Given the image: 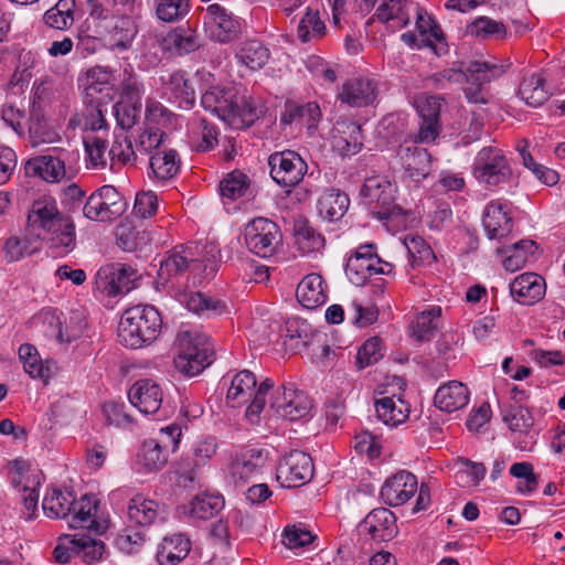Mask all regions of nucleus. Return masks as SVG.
I'll return each instance as SVG.
<instances>
[{
	"label": "nucleus",
	"mask_w": 565,
	"mask_h": 565,
	"mask_svg": "<svg viewBox=\"0 0 565 565\" xmlns=\"http://www.w3.org/2000/svg\"><path fill=\"white\" fill-rule=\"evenodd\" d=\"M28 228L45 243L54 257H63L76 246L75 225L58 210L56 200L51 195L33 201L28 214Z\"/></svg>",
	"instance_id": "1"
},
{
	"label": "nucleus",
	"mask_w": 565,
	"mask_h": 565,
	"mask_svg": "<svg viewBox=\"0 0 565 565\" xmlns=\"http://www.w3.org/2000/svg\"><path fill=\"white\" fill-rule=\"evenodd\" d=\"M201 104L235 129L248 128L258 118L254 99L235 87L212 86L202 94Z\"/></svg>",
	"instance_id": "2"
},
{
	"label": "nucleus",
	"mask_w": 565,
	"mask_h": 565,
	"mask_svg": "<svg viewBox=\"0 0 565 565\" xmlns=\"http://www.w3.org/2000/svg\"><path fill=\"white\" fill-rule=\"evenodd\" d=\"M162 328L160 312L150 305L125 310L118 327V338L127 348H141L156 340Z\"/></svg>",
	"instance_id": "3"
},
{
	"label": "nucleus",
	"mask_w": 565,
	"mask_h": 565,
	"mask_svg": "<svg viewBox=\"0 0 565 565\" xmlns=\"http://www.w3.org/2000/svg\"><path fill=\"white\" fill-rule=\"evenodd\" d=\"M274 387V381L266 379L257 387V380L253 372L243 370L235 374L227 390L226 402L231 407H239L247 403L246 418L252 424L259 422V415L266 405V394Z\"/></svg>",
	"instance_id": "4"
},
{
	"label": "nucleus",
	"mask_w": 565,
	"mask_h": 565,
	"mask_svg": "<svg viewBox=\"0 0 565 565\" xmlns=\"http://www.w3.org/2000/svg\"><path fill=\"white\" fill-rule=\"evenodd\" d=\"M175 344L178 354L174 358V365L184 375L194 376L211 364L213 350L207 337L181 331Z\"/></svg>",
	"instance_id": "5"
},
{
	"label": "nucleus",
	"mask_w": 565,
	"mask_h": 565,
	"mask_svg": "<svg viewBox=\"0 0 565 565\" xmlns=\"http://www.w3.org/2000/svg\"><path fill=\"white\" fill-rule=\"evenodd\" d=\"M29 327L38 337L60 344H68L82 337L86 321L78 317H72L64 326L61 315L56 310L42 309L30 319Z\"/></svg>",
	"instance_id": "6"
},
{
	"label": "nucleus",
	"mask_w": 565,
	"mask_h": 565,
	"mask_svg": "<svg viewBox=\"0 0 565 565\" xmlns=\"http://www.w3.org/2000/svg\"><path fill=\"white\" fill-rule=\"evenodd\" d=\"M373 243L361 244L349 256L345 265V274L349 280L362 286L373 275H388L393 271V265L380 258Z\"/></svg>",
	"instance_id": "7"
},
{
	"label": "nucleus",
	"mask_w": 565,
	"mask_h": 565,
	"mask_svg": "<svg viewBox=\"0 0 565 565\" xmlns=\"http://www.w3.org/2000/svg\"><path fill=\"white\" fill-rule=\"evenodd\" d=\"M396 185L390 180L374 175L366 178L360 195L369 210L380 220H386L401 213L395 203Z\"/></svg>",
	"instance_id": "8"
},
{
	"label": "nucleus",
	"mask_w": 565,
	"mask_h": 565,
	"mask_svg": "<svg viewBox=\"0 0 565 565\" xmlns=\"http://www.w3.org/2000/svg\"><path fill=\"white\" fill-rule=\"evenodd\" d=\"M472 172L475 178L490 186L507 182L512 170L504 152L497 147H484L476 156Z\"/></svg>",
	"instance_id": "9"
},
{
	"label": "nucleus",
	"mask_w": 565,
	"mask_h": 565,
	"mask_svg": "<svg viewBox=\"0 0 565 565\" xmlns=\"http://www.w3.org/2000/svg\"><path fill=\"white\" fill-rule=\"evenodd\" d=\"M394 160L403 172V178L413 182H420L431 171V154L411 139H402L395 150Z\"/></svg>",
	"instance_id": "10"
},
{
	"label": "nucleus",
	"mask_w": 565,
	"mask_h": 565,
	"mask_svg": "<svg viewBox=\"0 0 565 565\" xmlns=\"http://www.w3.org/2000/svg\"><path fill=\"white\" fill-rule=\"evenodd\" d=\"M281 238L279 226L267 217H255L244 228V241L247 248L259 257L274 255Z\"/></svg>",
	"instance_id": "11"
},
{
	"label": "nucleus",
	"mask_w": 565,
	"mask_h": 565,
	"mask_svg": "<svg viewBox=\"0 0 565 565\" xmlns=\"http://www.w3.org/2000/svg\"><path fill=\"white\" fill-rule=\"evenodd\" d=\"M505 72L503 65L489 61H475L469 64L466 71L461 68H446L433 74L428 82L437 89H445L451 84H461L468 76L475 79L492 81Z\"/></svg>",
	"instance_id": "12"
},
{
	"label": "nucleus",
	"mask_w": 565,
	"mask_h": 565,
	"mask_svg": "<svg viewBox=\"0 0 565 565\" xmlns=\"http://www.w3.org/2000/svg\"><path fill=\"white\" fill-rule=\"evenodd\" d=\"M416 13V33L408 31L402 34V41L409 47H429L435 54L447 52L445 36L436 22L418 4L414 8Z\"/></svg>",
	"instance_id": "13"
},
{
	"label": "nucleus",
	"mask_w": 565,
	"mask_h": 565,
	"mask_svg": "<svg viewBox=\"0 0 565 565\" xmlns=\"http://www.w3.org/2000/svg\"><path fill=\"white\" fill-rule=\"evenodd\" d=\"M9 479L19 492L26 520H31L38 509L40 478L38 473H29V465L23 459H14L9 462Z\"/></svg>",
	"instance_id": "14"
},
{
	"label": "nucleus",
	"mask_w": 565,
	"mask_h": 565,
	"mask_svg": "<svg viewBox=\"0 0 565 565\" xmlns=\"http://www.w3.org/2000/svg\"><path fill=\"white\" fill-rule=\"evenodd\" d=\"M312 458L300 450L287 454L278 463L276 479L282 488H300L313 478Z\"/></svg>",
	"instance_id": "15"
},
{
	"label": "nucleus",
	"mask_w": 565,
	"mask_h": 565,
	"mask_svg": "<svg viewBox=\"0 0 565 565\" xmlns=\"http://www.w3.org/2000/svg\"><path fill=\"white\" fill-rule=\"evenodd\" d=\"M126 202L113 185H104L89 195L84 207V215L93 221L106 222L121 215Z\"/></svg>",
	"instance_id": "16"
},
{
	"label": "nucleus",
	"mask_w": 565,
	"mask_h": 565,
	"mask_svg": "<svg viewBox=\"0 0 565 565\" xmlns=\"http://www.w3.org/2000/svg\"><path fill=\"white\" fill-rule=\"evenodd\" d=\"M270 177L281 185L292 188L299 184L307 173L308 166L294 150L277 151L269 156Z\"/></svg>",
	"instance_id": "17"
},
{
	"label": "nucleus",
	"mask_w": 565,
	"mask_h": 565,
	"mask_svg": "<svg viewBox=\"0 0 565 565\" xmlns=\"http://www.w3.org/2000/svg\"><path fill=\"white\" fill-rule=\"evenodd\" d=\"M269 409L292 422L309 414L311 402L307 394L296 390L294 384H282L275 390L269 402Z\"/></svg>",
	"instance_id": "18"
},
{
	"label": "nucleus",
	"mask_w": 565,
	"mask_h": 565,
	"mask_svg": "<svg viewBox=\"0 0 565 565\" xmlns=\"http://www.w3.org/2000/svg\"><path fill=\"white\" fill-rule=\"evenodd\" d=\"M443 98L440 96L425 95L417 100V110L419 114V127L417 134H411L404 139H411L419 143L434 142L441 132L440 110Z\"/></svg>",
	"instance_id": "19"
},
{
	"label": "nucleus",
	"mask_w": 565,
	"mask_h": 565,
	"mask_svg": "<svg viewBox=\"0 0 565 565\" xmlns=\"http://www.w3.org/2000/svg\"><path fill=\"white\" fill-rule=\"evenodd\" d=\"M203 21L206 32L220 43L233 41L241 31L238 20L220 3H212L205 8Z\"/></svg>",
	"instance_id": "20"
},
{
	"label": "nucleus",
	"mask_w": 565,
	"mask_h": 565,
	"mask_svg": "<svg viewBox=\"0 0 565 565\" xmlns=\"http://www.w3.org/2000/svg\"><path fill=\"white\" fill-rule=\"evenodd\" d=\"M379 96V83L369 76H359L343 83L338 98L351 107L373 105Z\"/></svg>",
	"instance_id": "21"
},
{
	"label": "nucleus",
	"mask_w": 565,
	"mask_h": 565,
	"mask_svg": "<svg viewBox=\"0 0 565 565\" xmlns=\"http://www.w3.org/2000/svg\"><path fill=\"white\" fill-rule=\"evenodd\" d=\"M417 490L416 476L401 470L384 482L381 488V498L391 507H399L413 498Z\"/></svg>",
	"instance_id": "22"
},
{
	"label": "nucleus",
	"mask_w": 565,
	"mask_h": 565,
	"mask_svg": "<svg viewBox=\"0 0 565 565\" xmlns=\"http://www.w3.org/2000/svg\"><path fill=\"white\" fill-rule=\"evenodd\" d=\"M128 398L140 413L157 414L161 407L163 393L160 385L151 379L138 380L128 392Z\"/></svg>",
	"instance_id": "23"
},
{
	"label": "nucleus",
	"mask_w": 565,
	"mask_h": 565,
	"mask_svg": "<svg viewBox=\"0 0 565 565\" xmlns=\"http://www.w3.org/2000/svg\"><path fill=\"white\" fill-rule=\"evenodd\" d=\"M360 531L374 542L391 541L397 533L396 518L386 508L374 509L360 524Z\"/></svg>",
	"instance_id": "24"
},
{
	"label": "nucleus",
	"mask_w": 565,
	"mask_h": 565,
	"mask_svg": "<svg viewBox=\"0 0 565 565\" xmlns=\"http://www.w3.org/2000/svg\"><path fill=\"white\" fill-rule=\"evenodd\" d=\"M545 280L535 273L521 274L510 284L511 296L523 306H532L539 302L545 296Z\"/></svg>",
	"instance_id": "25"
},
{
	"label": "nucleus",
	"mask_w": 565,
	"mask_h": 565,
	"mask_svg": "<svg viewBox=\"0 0 565 565\" xmlns=\"http://www.w3.org/2000/svg\"><path fill=\"white\" fill-rule=\"evenodd\" d=\"M482 224L490 239L507 237L513 228L508 204L500 201L489 202L483 213Z\"/></svg>",
	"instance_id": "26"
},
{
	"label": "nucleus",
	"mask_w": 565,
	"mask_h": 565,
	"mask_svg": "<svg viewBox=\"0 0 565 565\" xmlns=\"http://www.w3.org/2000/svg\"><path fill=\"white\" fill-rule=\"evenodd\" d=\"M162 94L180 108L190 109L195 103V90L183 71L162 76Z\"/></svg>",
	"instance_id": "27"
},
{
	"label": "nucleus",
	"mask_w": 565,
	"mask_h": 565,
	"mask_svg": "<svg viewBox=\"0 0 565 565\" xmlns=\"http://www.w3.org/2000/svg\"><path fill=\"white\" fill-rule=\"evenodd\" d=\"M111 74L108 70L96 66L87 71L81 79V86L90 103L103 104L113 98L114 88L110 83Z\"/></svg>",
	"instance_id": "28"
},
{
	"label": "nucleus",
	"mask_w": 565,
	"mask_h": 565,
	"mask_svg": "<svg viewBox=\"0 0 565 565\" xmlns=\"http://www.w3.org/2000/svg\"><path fill=\"white\" fill-rule=\"evenodd\" d=\"M321 109L316 102L299 104L295 100H286L284 111L280 116V122L291 125L294 122L305 125L312 134L321 120Z\"/></svg>",
	"instance_id": "29"
},
{
	"label": "nucleus",
	"mask_w": 565,
	"mask_h": 565,
	"mask_svg": "<svg viewBox=\"0 0 565 565\" xmlns=\"http://www.w3.org/2000/svg\"><path fill=\"white\" fill-rule=\"evenodd\" d=\"M415 7L412 0H380L374 17L388 28L399 30L408 25Z\"/></svg>",
	"instance_id": "30"
},
{
	"label": "nucleus",
	"mask_w": 565,
	"mask_h": 565,
	"mask_svg": "<svg viewBox=\"0 0 565 565\" xmlns=\"http://www.w3.org/2000/svg\"><path fill=\"white\" fill-rule=\"evenodd\" d=\"M332 146L341 156H353L363 146L361 126L350 120H338L333 127Z\"/></svg>",
	"instance_id": "31"
},
{
	"label": "nucleus",
	"mask_w": 565,
	"mask_h": 565,
	"mask_svg": "<svg viewBox=\"0 0 565 565\" xmlns=\"http://www.w3.org/2000/svg\"><path fill=\"white\" fill-rule=\"evenodd\" d=\"M168 514L167 507L154 500L137 494L128 504V516L135 523L147 526L157 521H164Z\"/></svg>",
	"instance_id": "32"
},
{
	"label": "nucleus",
	"mask_w": 565,
	"mask_h": 565,
	"mask_svg": "<svg viewBox=\"0 0 565 565\" xmlns=\"http://www.w3.org/2000/svg\"><path fill=\"white\" fill-rule=\"evenodd\" d=\"M264 463L265 456L262 449H246L232 460L230 473L236 483H245L262 470Z\"/></svg>",
	"instance_id": "33"
},
{
	"label": "nucleus",
	"mask_w": 565,
	"mask_h": 565,
	"mask_svg": "<svg viewBox=\"0 0 565 565\" xmlns=\"http://www.w3.org/2000/svg\"><path fill=\"white\" fill-rule=\"evenodd\" d=\"M374 407L379 420L390 427L405 423L411 413L409 404L396 395L375 399Z\"/></svg>",
	"instance_id": "34"
},
{
	"label": "nucleus",
	"mask_w": 565,
	"mask_h": 565,
	"mask_svg": "<svg viewBox=\"0 0 565 565\" xmlns=\"http://www.w3.org/2000/svg\"><path fill=\"white\" fill-rule=\"evenodd\" d=\"M296 297L299 303L307 309L322 306L327 299L326 282L320 274H309L298 284Z\"/></svg>",
	"instance_id": "35"
},
{
	"label": "nucleus",
	"mask_w": 565,
	"mask_h": 565,
	"mask_svg": "<svg viewBox=\"0 0 565 565\" xmlns=\"http://www.w3.org/2000/svg\"><path fill=\"white\" fill-rule=\"evenodd\" d=\"M441 313L439 306H428L418 312L411 324V337L420 343L430 341L441 327Z\"/></svg>",
	"instance_id": "36"
},
{
	"label": "nucleus",
	"mask_w": 565,
	"mask_h": 565,
	"mask_svg": "<svg viewBox=\"0 0 565 565\" xmlns=\"http://www.w3.org/2000/svg\"><path fill=\"white\" fill-rule=\"evenodd\" d=\"M193 246L179 245L169 252L166 259L160 262L159 276L167 279L172 276L183 274L191 266H195L198 258H195Z\"/></svg>",
	"instance_id": "37"
},
{
	"label": "nucleus",
	"mask_w": 565,
	"mask_h": 565,
	"mask_svg": "<svg viewBox=\"0 0 565 565\" xmlns=\"http://www.w3.org/2000/svg\"><path fill=\"white\" fill-rule=\"evenodd\" d=\"M434 402L444 412H456L469 403V390L461 382L450 381L437 390Z\"/></svg>",
	"instance_id": "38"
},
{
	"label": "nucleus",
	"mask_w": 565,
	"mask_h": 565,
	"mask_svg": "<svg viewBox=\"0 0 565 565\" xmlns=\"http://www.w3.org/2000/svg\"><path fill=\"white\" fill-rule=\"evenodd\" d=\"M191 550V542L183 534L163 537L159 544L156 558L159 565H177L184 559Z\"/></svg>",
	"instance_id": "39"
},
{
	"label": "nucleus",
	"mask_w": 565,
	"mask_h": 565,
	"mask_svg": "<svg viewBox=\"0 0 565 565\" xmlns=\"http://www.w3.org/2000/svg\"><path fill=\"white\" fill-rule=\"evenodd\" d=\"M224 508V499L218 493H200L188 504L180 508L181 513L191 518L207 520L216 515Z\"/></svg>",
	"instance_id": "40"
},
{
	"label": "nucleus",
	"mask_w": 565,
	"mask_h": 565,
	"mask_svg": "<svg viewBox=\"0 0 565 565\" xmlns=\"http://www.w3.org/2000/svg\"><path fill=\"white\" fill-rule=\"evenodd\" d=\"M269 57V50L258 40L244 41L235 51L236 62L253 72L262 70Z\"/></svg>",
	"instance_id": "41"
},
{
	"label": "nucleus",
	"mask_w": 565,
	"mask_h": 565,
	"mask_svg": "<svg viewBox=\"0 0 565 565\" xmlns=\"http://www.w3.org/2000/svg\"><path fill=\"white\" fill-rule=\"evenodd\" d=\"M150 177L158 181L174 178L180 170V157L174 149L164 148L156 151L149 159Z\"/></svg>",
	"instance_id": "42"
},
{
	"label": "nucleus",
	"mask_w": 565,
	"mask_h": 565,
	"mask_svg": "<svg viewBox=\"0 0 565 565\" xmlns=\"http://www.w3.org/2000/svg\"><path fill=\"white\" fill-rule=\"evenodd\" d=\"M350 205L349 196L335 189H327L319 198L317 209L320 216L329 222L343 217Z\"/></svg>",
	"instance_id": "43"
},
{
	"label": "nucleus",
	"mask_w": 565,
	"mask_h": 565,
	"mask_svg": "<svg viewBox=\"0 0 565 565\" xmlns=\"http://www.w3.org/2000/svg\"><path fill=\"white\" fill-rule=\"evenodd\" d=\"M519 95L529 106L539 107L550 98L551 93L546 87L543 75L532 73L521 82Z\"/></svg>",
	"instance_id": "44"
},
{
	"label": "nucleus",
	"mask_w": 565,
	"mask_h": 565,
	"mask_svg": "<svg viewBox=\"0 0 565 565\" xmlns=\"http://www.w3.org/2000/svg\"><path fill=\"white\" fill-rule=\"evenodd\" d=\"M75 503L72 491H62L53 488L43 499L42 508L49 518L62 519L71 515Z\"/></svg>",
	"instance_id": "45"
},
{
	"label": "nucleus",
	"mask_w": 565,
	"mask_h": 565,
	"mask_svg": "<svg viewBox=\"0 0 565 565\" xmlns=\"http://www.w3.org/2000/svg\"><path fill=\"white\" fill-rule=\"evenodd\" d=\"M295 245L302 254L319 252L324 246V237L306 220L295 224Z\"/></svg>",
	"instance_id": "46"
},
{
	"label": "nucleus",
	"mask_w": 565,
	"mask_h": 565,
	"mask_svg": "<svg viewBox=\"0 0 565 565\" xmlns=\"http://www.w3.org/2000/svg\"><path fill=\"white\" fill-rule=\"evenodd\" d=\"M88 168L104 169L107 166L106 152L109 146V137L83 136Z\"/></svg>",
	"instance_id": "47"
},
{
	"label": "nucleus",
	"mask_w": 565,
	"mask_h": 565,
	"mask_svg": "<svg viewBox=\"0 0 565 565\" xmlns=\"http://www.w3.org/2000/svg\"><path fill=\"white\" fill-rule=\"evenodd\" d=\"M34 171L46 182H60L67 177L65 162L58 157L44 154L33 161Z\"/></svg>",
	"instance_id": "48"
},
{
	"label": "nucleus",
	"mask_w": 565,
	"mask_h": 565,
	"mask_svg": "<svg viewBox=\"0 0 565 565\" xmlns=\"http://www.w3.org/2000/svg\"><path fill=\"white\" fill-rule=\"evenodd\" d=\"M110 169L117 170L122 166H134L137 160V151L127 136H116L108 150Z\"/></svg>",
	"instance_id": "49"
},
{
	"label": "nucleus",
	"mask_w": 565,
	"mask_h": 565,
	"mask_svg": "<svg viewBox=\"0 0 565 565\" xmlns=\"http://www.w3.org/2000/svg\"><path fill=\"white\" fill-rule=\"evenodd\" d=\"M127 14H121L110 30L113 47L121 51L131 46L138 32L136 23Z\"/></svg>",
	"instance_id": "50"
},
{
	"label": "nucleus",
	"mask_w": 565,
	"mask_h": 565,
	"mask_svg": "<svg viewBox=\"0 0 565 565\" xmlns=\"http://www.w3.org/2000/svg\"><path fill=\"white\" fill-rule=\"evenodd\" d=\"M326 33L324 22L320 19L319 11L307 9L297 26V36L302 43L318 40Z\"/></svg>",
	"instance_id": "51"
},
{
	"label": "nucleus",
	"mask_w": 565,
	"mask_h": 565,
	"mask_svg": "<svg viewBox=\"0 0 565 565\" xmlns=\"http://www.w3.org/2000/svg\"><path fill=\"white\" fill-rule=\"evenodd\" d=\"M456 482L460 487H473L484 479L487 469L483 463L466 458L457 460Z\"/></svg>",
	"instance_id": "52"
},
{
	"label": "nucleus",
	"mask_w": 565,
	"mask_h": 565,
	"mask_svg": "<svg viewBox=\"0 0 565 565\" xmlns=\"http://www.w3.org/2000/svg\"><path fill=\"white\" fill-rule=\"evenodd\" d=\"M156 15L163 22H175L183 19L191 8V0H153Z\"/></svg>",
	"instance_id": "53"
},
{
	"label": "nucleus",
	"mask_w": 565,
	"mask_h": 565,
	"mask_svg": "<svg viewBox=\"0 0 565 565\" xmlns=\"http://www.w3.org/2000/svg\"><path fill=\"white\" fill-rule=\"evenodd\" d=\"M168 135L160 128L146 127L136 141V151L150 154L166 148Z\"/></svg>",
	"instance_id": "54"
},
{
	"label": "nucleus",
	"mask_w": 565,
	"mask_h": 565,
	"mask_svg": "<svg viewBox=\"0 0 565 565\" xmlns=\"http://www.w3.org/2000/svg\"><path fill=\"white\" fill-rule=\"evenodd\" d=\"M405 246L413 266H430L436 260L433 248L420 236H407Z\"/></svg>",
	"instance_id": "55"
},
{
	"label": "nucleus",
	"mask_w": 565,
	"mask_h": 565,
	"mask_svg": "<svg viewBox=\"0 0 565 565\" xmlns=\"http://www.w3.org/2000/svg\"><path fill=\"white\" fill-rule=\"evenodd\" d=\"M249 188L248 177L241 171H233L228 173L220 182V194L223 199L231 201L237 200L245 195Z\"/></svg>",
	"instance_id": "56"
},
{
	"label": "nucleus",
	"mask_w": 565,
	"mask_h": 565,
	"mask_svg": "<svg viewBox=\"0 0 565 565\" xmlns=\"http://www.w3.org/2000/svg\"><path fill=\"white\" fill-rule=\"evenodd\" d=\"M29 139L32 147H38L43 143L54 142L57 139V134L39 113H32L30 117Z\"/></svg>",
	"instance_id": "57"
},
{
	"label": "nucleus",
	"mask_w": 565,
	"mask_h": 565,
	"mask_svg": "<svg viewBox=\"0 0 565 565\" xmlns=\"http://www.w3.org/2000/svg\"><path fill=\"white\" fill-rule=\"evenodd\" d=\"M72 511L73 514L70 520L71 527H89L94 522L93 516L96 511V501L93 497L84 495L78 502L75 501Z\"/></svg>",
	"instance_id": "58"
},
{
	"label": "nucleus",
	"mask_w": 565,
	"mask_h": 565,
	"mask_svg": "<svg viewBox=\"0 0 565 565\" xmlns=\"http://www.w3.org/2000/svg\"><path fill=\"white\" fill-rule=\"evenodd\" d=\"M169 452L157 439L151 438L143 443L141 458L148 470H159L168 461Z\"/></svg>",
	"instance_id": "59"
},
{
	"label": "nucleus",
	"mask_w": 565,
	"mask_h": 565,
	"mask_svg": "<svg viewBox=\"0 0 565 565\" xmlns=\"http://www.w3.org/2000/svg\"><path fill=\"white\" fill-rule=\"evenodd\" d=\"M185 306L190 311L198 315H217L225 308L222 301L215 300L201 292H191L186 295Z\"/></svg>",
	"instance_id": "60"
},
{
	"label": "nucleus",
	"mask_w": 565,
	"mask_h": 565,
	"mask_svg": "<svg viewBox=\"0 0 565 565\" xmlns=\"http://www.w3.org/2000/svg\"><path fill=\"white\" fill-rule=\"evenodd\" d=\"M470 34L483 39H502L507 34V29L502 22L488 17H480L468 25Z\"/></svg>",
	"instance_id": "61"
},
{
	"label": "nucleus",
	"mask_w": 565,
	"mask_h": 565,
	"mask_svg": "<svg viewBox=\"0 0 565 565\" xmlns=\"http://www.w3.org/2000/svg\"><path fill=\"white\" fill-rule=\"evenodd\" d=\"M177 117L159 102H148L146 106V127L170 128Z\"/></svg>",
	"instance_id": "62"
},
{
	"label": "nucleus",
	"mask_w": 565,
	"mask_h": 565,
	"mask_svg": "<svg viewBox=\"0 0 565 565\" xmlns=\"http://www.w3.org/2000/svg\"><path fill=\"white\" fill-rule=\"evenodd\" d=\"M353 324L364 328L374 323L379 318V309L375 305L363 299L355 298L350 307Z\"/></svg>",
	"instance_id": "63"
},
{
	"label": "nucleus",
	"mask_w": 565,
	"mask_h": 565,
	"mask_svg": "<svg viewBox=\"0 0 565 565\" xmlns=\"http://www.w3.org/2000/svg\"><path fill=\"white\" fill-rule=\"evenodd\" d=\"M117 124L122 129H130L139 119L141 102L120 99L114 106Z\"/></svg>",
	"instance_id": "64"
}]
</instances>
